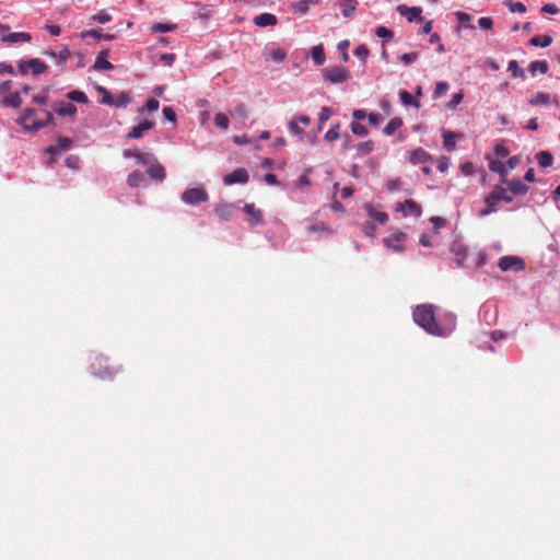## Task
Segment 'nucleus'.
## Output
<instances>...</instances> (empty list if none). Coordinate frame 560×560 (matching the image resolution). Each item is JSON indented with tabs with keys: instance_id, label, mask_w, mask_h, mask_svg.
I'll return each instance as SVG.
<instances>
[{
	"instance_id": "obj_1",
	"label": "nucleus",
	"mask_w": 560,
	"mask_h": 560,
	"mask_svg": "<svg viewBox=\"0 0 560 560\" xmlns=\"http://www.w3.org/2000/svg\"><path fill=\"white\" fill-rule=\"evenodd\" d=\"M435 306L433 304L418 305L412 312V318L417 325L422 327L428 334L439 337L451 335L456 326L454 315H447L444 324L435 319Z\"/></svg>"
},
{
	"instance_id": "obj_2",
	"label": "nucleus",
	"mask_w": 560,
	"mask_h": 560,
	"mask_svg": "<svg viewBox=\"0 0 560 560\" xmlns=\"http://www.w3.org/2000/svg\"><path fill=\"white\" fill-rule=\"evenodd\" d=\"M44 114V119H37L35 117V109L25 108L21 113V116L18 119V124L21 125L22 128L26 131H37L43 127L49 125L54 119L52 114L49 110H45Z\"/></svg>"
},
{
	"instance_id": "obj_3",
	"label": "nucleus",
	"mask_w": 560,
	"mask_h": 560,
	"mask_svg": "<svg viewBox=\"0 0 560 560\" xmlns=\"http://www.w3.org/2000/svg\"><path fill=\"white\" fill-rule=\"evenodd\" d=\"M9 25L0 24V40L8 44L27 43L32 39L26 32H9Z\"/></svg>"
},
{
	"instance_id": "obj_4",
	"label": "nucleus",
	"mask_w": 560,
	"mask_h": 560,
	"mask_svg": "<svg viewBox=\"0 0 560 560\" xmlns=\"http://www.w3.org/2000/svg\"><path fill=\"white\" fill-rule=\"evenodd\" d=\"M18 67L19 72L23 75L27 74L28 72H32L33 75H39L48 70V66L37 58H32L26 61L21 60Z\"/></svg>"
},
{
	"instance_id": "obj_5",
	"label": "nucleus",
	"mask_w": 560,
	"mask_h": 560,
	"mask_svg": "<svg viewBox=\"0 0 560 560\" xmlns=\"http://www.w3.org/2000/svg\"><path fill=\"white\" fill-rule=\"evenodd\" d=\"M323 77L326 82L331 84L343 83L350 79V72L339 66H334L323 70Z\"/></svg>"
},
{
	"instance_id": "obj_6",
	"label": "nucleus",
	"mask_w": 560,
	"mask_h": 560,
	"mask_svg": "<svg viewBox=\"0 0 560 560\" xmlns=\"http://www.w3.org/2000/svg\"><path fill=\"white\" fill-rule=\"evenodd\" d=\"M209 196L208 192L203 188H190L183 192L182 200L187 205H198L206 202Z\"/></svg>"
},
{
	"instance_id": "obj_7",
	"label": "nucleus",
	"mask_w": 560,
	"mask_h": 560,
	"mask_svg": "<svg viewBox=\"0 0 560 560\" xmlns=\"http://www.w3.org/2000/svg\"><path fill=\"white\" fill-rule=\"evenodd\" d=\"M498 266L502 271H508V270L520 271V270H523L525 267L523 259L520 257H516V256L501 257Z\"/></svg>"
},
{
	"instance_id": "obj_8",
	"label": "nucleus",
	"mask_w": 560,
	"mask_h": 560,
	"mask_svg": "<svg viewBox=\"0 0 560 560\" xmlns=\"http://www.w3.org/2000/svg\"><path fill=\"white\" fill-rule=\"evenodd\" d=\"M407 238L406 233L397 231L392 236L383 240L385 247L396 253H402L405 250L402 242Z\"/></svg>"
},
{
	"instance_id": "obj_9",
	"label": "nucleus",
	"mask_w": 560,
	"mask_h": 560,
	"mask_svg": "<svg viewBox=\"0 0 560 560\" xmlns=\"http://www.w3.org/2000/svg\"><path fill=\"white\" fill-rule=\"evenodd\" d=\"M155 122L152 119L144 118L138 125L132 127L130 131L126 135L127 139H140L143 135L154 127Z\"/></svg>"
},
{
	"instance_id": "obj_10",
	"label": "nucleus",
	"mask_w": 560,
	"mask_h": 560,
	"mask_svg": "<svg viewBox=\"0 0 560 560\" xmlns=\"http://www.w3.org/2000/svg\"><path fill=\"white\" fill-rule=\"evenodd\" d=\"M107 359H96V362L92 363V373L96 377H100L101 380H107L113 378V376L118 372V370L110 369L109 366H105L104 370H102V364L106 363Z\"/></svg>"
},
{
	"instance_id": "obj_11",
	"label": "nucleus",
	"mask_w": 560,
	"mask_h": 560,
	"mask_svg": "<svg viewBox=\"0 0 560 560\" xmlns=\"http://www.w3.org/2000/svg\"><path fill=\"white\" fill-rule=\"evenodd\" d=\"M396 211L401 212L405 217L412 215L419 218L422 209L415 200L407 199L405 202L397 203Z\"/></svg>"
},
{
	"instance_id": "obj_12",
	"label": "nucleus",
	"mask_w": 560,
	"mask_h": 560,
	"mask_svg": "<svg viewBox=\"0 0 560 560\" xmlns=\"http://www.w3.org/2000/svg\"><path fill=\"white\" fill-rule=\"evenodd\" d=\"M249 179L248 173L245 168L240 167L225 175L223 178V183L226 186H231L233 184H246Z\"/></svg>"
},
{
	"instance_id": "obj_13",
	"label": "nucleus",
	"mask_w": 560,
	"mask_h": 560,
	"mask_svg": "<svg viewBox=\"0 0 560 560\" xmlns=\"http://www.w3.org/2000/svg\"><path fill=\"white\" fill-rule=\"evenodd\" d=\"M397 11L400 15L405 16L408 22H421L423 20L421 16L422 9L420 7H407L406 4H400L397 7Z\"/></svg>"
},
{
	"instance_id": "obj_14",
	"label": "nucleus",
	"mask_w": 560,
	"mask_h": 560,
	"mask_svg": "<svg viewBox=\"0 0 560 560\" xmlns=\"http://www.w3.org/2000/svg\"><path fill=\"white\" fill-rule=\"evenodd\" d=\"M244 212L248 215L247 222L250 225H257L264 222L262 211L257 209L254 203H245Z\"/></svg>"
},
{
	"instance_id": "obj_15",
	"label": "nucleus",
	"mask_w": 560,
	"mask_h": 560,
	"mask_svg": "<svg viewBox=\"0 0 560 560\" xmlns=\"http://www.w3.org/2000/svg\"><path fill=\"white\" fill-rule=\"evenodd\" d=\"M485 202H486V207L482 210H480V212H479L480 217H487V215H489L493 212H497L499 210L498 202H500V201H499V198H498L494 189H492V191L486 196Z\"/></svg>"
},
{
	"instance_id": "obj_16",
	"label": "nucleus",
	"mask_w": 560,
	"mask_h": 560,
	"mask_svg": "<svg viewBox=\"0 0 560 560\" xmlns=\"http://www.w3.org/2000/svg\"><path fill=\"white\" fill-rule=\"evenodd\" d=\"M235 210H237L236 205L225 202H220L214 208V212L223 221H230Z\"/></svg>"
},
{
	"instance_id": "obj_17",
	"label": "nucleus",
	"mask_w": 560,
	"mask_h": 560,
	"mask_svg": "<svg viewBox=\"0 0 560 560\" xmlns=\"http://www.w3.org/2000/svg\"><path fill=\"white\" fill-rule=\"evenodd\" d=\"M52 108L59 116H74L77 114V107L70 102H56Z\"/></svg>"
},
{
	"instance_id": "obj_18",
	"label": "nucleus",
	"mask_w": 560,
	"mask_h": 560,
	"mask_svg": "<svg viewBox=\"0 0 560 560\" xmlns=\"http://www.w3.org/2000/svg\"><path fill=\"white\" fill-rule=\"evenodd\" d=\"M277 23V16L272 13H261L254 18V24L258 27L275 26Z\"/></svg>"
},
{
	"instance_id": "obj_19",
	"label": "nucleus",
	"mask_w": 560,
	"mask_h": 560,
	"mask_svg": "<svg viewBox=\"0 0 560 560\" xmlns=\"http://www.w3.org/2000/svg\"><path fill=\"white\" fill-rule=\"evenodd\" d=\"M153 180L163 182L166 177L165 168L160 163H152L147 171Z\"/></svg>"
},
{
	"instance_id": "obj_20",
	"label": "nucleus",
	"mask_w": 560,
	"mask_h": 560,
	"mask_svg": "<svg viewBox=\"0 0 560 560\" xmlns=\"http://www.w3.org/2000/svg\"><path fill=\"white\" fill-rule=\"evenodd\" d=\"M319 0H299L291 5L293 12L304 15L308 12L311 5H316Z\"/></svg>"
},
{
	"instance_id": "obj_21",
	"label": "nucleus",
	"mask_w": 560,
	"mask_h": 560,
	"mask_svg": "<svg viewBox=\"0 0 560 560\" xmlns=\"http://www.w3.org/2000/svg\"><path fill=\"white\" fill-rule=\"evenodd\" d=\"M264 56L267 61L282 62L287 57V52L281 48H272L265 50Z\"/></svg>"
},
{
	"instance_id": "obj_22",
	"label": "nucleus",
	"mask_w": 560,
	"mask_h": 560,
	"mask_svg": "<svg viewBox=\"0 0 560 560\" xmlns=\"http://www.w3.org/2000/svg\"><path fill=\"white\" fill-rule=\"evenodd\" d=\"M429 160H431V156L421 148L410 152V162L412 164H425Z\"/></svg>"
},
{
	"instance_id": "obj_23",
	"label": "nucleus",
	"mask_w": 560,
	"mask_h": 560,
	"mask_svg": "<svg viewBox=\"0 0 560 560\" xmlns=\"http://www.w3.org/2000/svg\"><path fill=\"white\" fill-rule=\"evenodd\" d=\"M107 51L102 50L98 52L94 62V69L96 70H113L114 66L106 59Z\"/></svg>"
},
{
	"instance_id": "obj_24",
	"label": "nucleus",
	"mask_w": 560,
	"mask_h": 560,
	"mask_svg": "<svg viewBox=\"0 0 560 560\" xmlns=\"http://www.w3.org/2000/svg\"><path fill=\"white\" fill-rule=\"evenodd\" d=\"M505 184L513 195L523 196L528 191V187L520 179L508 180Z\"/></svg>"
},
{
	"instance_id": "obj_25",
	"label": "nucleus",
	"mask_w": 560,
	"mask_h": 560,
	"mask_svg": "<svg viewBox=\"0 0 560 560\" xmlns=\"http://www.w3.org/2000/svg\"><path fill=\"white\" fill-rule=\"evenodd\" d=\"M72 142H73L72 139H70L68 137H59L57 139V147H54V145L48 147L47 152L55 153L57 151H66L71 148Z\"/></svg>"
},
{
	"instance_id": "obj_26",
	"label": "nucleus",
	"mask_w": 560,
	"mask_h": 560,
	"mask_svg": "<svg viewBox=\"0 0 560 560\" xmlns=\"http://www.w3.org/2000/svg\"><path fill=\"white\" fill-rule=\"evenodd\" d=\"M489 168H490V171L495 172V173L501 175V182L502 183H508V178H506V176H508V168H506V166L502 162H500V161H490Z\"/></svg>"
},
{
	"instance_id": "obj_27",
	"label": "nucleus",
	"mask_w": 560,
	"mask_h": 560,
	"mask_svg": "<svg viewBox=\"0 0 560 560\" xmlns=\"http://www.w3.org/2000/svg\"><path fill=\"white\" fill-rule=\"evenodd\" d=\"M365 208H366L369 215L372 219H374L375 221H377L380 224H385L387 222V220H388L387 213L375 210V208L371 205H366Z\"/></svg>"
},
{
	"instance_id": "obj_28",
	"label": "nucleus",
	"mask_w": 560,
	"mask_h": 560,
	"mask_svg": "<svg viewBox=\"0 0 560 560\" xmlns=\"http://www.w3.org/2000/svg\"><path fill=\"white\" fill-rule=\"evenodd\" d=\"M548 69H549V65L545 60L533 61V62H530V65L528 67V70L533 75H535L537 71L545 74V73H547Z\"/></svg>"
},
{
	"instance_id": "obj_29",
	"label": "nucleus",
	"mask_w": 560,
	"mask_h": 560,
	"mask_svg": "<svg viewBox=\"0 0 560 560\" xmlns=\"http://www.w3.org/2000/svg\"><path fill=\"white\" fill-rule=\"evenodd\" d=\"M402 126V119L399 117L392 118L388 124L384 127L383 132L386 136H392L394 132Z\"/></svg>"
},
{
	"instance_id": "obj_30",
	"label": "nucleus",
	"mask_w": 560,
	"mask_h": 560,
	"mask_svg": "<svg viewBox=\"0 0 560 560\" xmlns=\"http://www.w3.org/2000/svg\"><path fill=\"white\" fill-rule=\"evenodd\" d=\"M552 43V37L549 35H538L529 39V45L536 47H548Z\"/></svg>"
},
{
	"instance_id": "obj_31",
	"label": "nucleus",
	"mask_w": 560,
	"mask_h": 560,
	"mask_svg": "<svg viewBox=\"0 0 560 560\" xmlns=\"http://www.w3.org/2000/svg\"><path fill=\"white\" fill-rule=\"evenodd\" d=\"M343 4L341 13L345 18H352L357 9V0H340Z\"/></svg>"
},
{
	"instance_id": "obj_32",
	"label": "nucleus",
	"mask_w": 560,
	"mask_h": 560,
	"mask_svg": "<svg viewBox=\"0 0 560 560\" xmlns=\"http://www.w3.org/2000/svg\"><path fill=\"white\" fill-rule=\"evenodd\" d=\"M131 102V97L127 92H120L116 97H114L113 107L124 108Z\"/></svg>"
},
{
	"instance_id": "obj_33",
	"label": "nucleus",
	"mask_w": 560,
	"mask_h": 560,
	"mask_svg": "<svg viewBox=\"0 0 560 560\" xmlns=\"http://www.w3.org/2000/svg\"><path fill=\"white\" fill-rule=\"evenodd\" d=\"M456 133L453 131H445L443 133V145L447 151H453L456 147Z\"/></svg>"
},
{
	"instance_id": "obj_34",
	"label": "nucleus",
	"mask_w": 560,
	"mask_h": 560,
	"mask_svg": "<svg viewBox=\"0 0 560 560\" xmlns=\"http://www.w3.org/2000/svg\"><path fill=\"white\" fill-rule=\"evenodd\" d=\"M312 58L317 66H322L325 62V52L323 45L314 46L311 50Z\"/></svg>"
},
{
	"instance_id": "obj_35",
	"label": "nucleus",
	"mask_w": 560,
	"mask_h": 560,
	"mask_svg": "<svg viewBox=\"0 0 560 560\" xmlns=\"http://www.w3.org/2000/svg\"><path fill=\"white\" fill-rule=\"evenodd\" d=\"M549 102H550V96H549V94L544 93V92H538V93H536V94H535V95H533V96L530 97V100L528 101V103H529L530 105H534V106H536V105H548V104H549Z\"/></svg>"
},
{
	"instance_id": "obj_36",
	"label": "nucleus",
	"mask_w": 560,
	"mask_h": 560,
	"mask_svg": "<svg viewBox=\"0 0 560 560\" xmlns=\"http://www.w3.org/2000/svg\"><path fill=\"white\" fill-rule=\"evenodd\" d=\"M537 162L541 167H550L553 162L552 154L548 151H541L536 155Z\"/></svg>"
},
{
	"instance_id": "obj_37",
	"label": "nucleus",
	"mask_w": 560,
	"mask_h": 560,
	"mask_svg": "<svg viewBox=\"0 0 560 560\" xmlns=\"http://www.w3.org/2000/svg\"><path fill=\"white\" fill-rule=\"evenodd\" d=\"M127 183L130 187H138L144 183V175L140 171H135L129 174Z\"/></svg>"
},
{
	"instance_id": "obj_38",
	"label": "nucleus",
	"mask_w": 560,
	"mask_h": 560,
	"mask_svg": "<svg viewBox=\"0 0 560 560\" xmlns=\"http://www.w3.org/2000/svg\"><path fill=\"white\" fill-rule=\"evenodd\" d=\"M160 102L155 98H150L147 101L143 107L138 108V114L143 115L144 112L154 113L159 109Z\"/></svg>"
},
{
	"instance_id": "obj_39",
	"label": "nucleus",
	"mask_w": 560,
	"mask_h": 560,
	"mask_svg": "<svg viewBox=\"0 0 560 560\" xmlns=\"http://www.w3.org/2000/svg\"><path fill=\"white\" fill-rule=\"evenodd\" d=\"M83 36H91L95 39L113 40L115 38L112 34H104L102 28H95L86 32Z\"/></svg>"
},
{
	"instance_id": "obj_40",
	"label": "nucleus",
	"mask_w": 560,
	"mask_h": 560,
	"mask_svg": "<svg viewBox=\"0 0 560 560\" xmlns=\"http://www.w3.org/2000/svg\"><path fill=\"white\" fill-rule=\"evenodd\" d=\"M46 55L55 58L57 60L58 63H63L68 60V58L70 57V51L68 48H63L61 49L60 51L58 52H55V51H46L45 52Z\"/></svg>"
},
{
	"instance_id": "obj_41",
	"label": "nucleus",
	"mask_w": 560,
	"mask_h": 560,
	"mask_svg": "<svg viewBox=\"0 0 560 560\" xmlns=\"http://www.w3.org/2000/svg\"><path fill=\"white\" fill-rule=\"evenodd\" d=\"M96 91L102 95V101H101L102 104L109 105V106L113 105L114 96L106 88L97 85Z\"/></svg>"
},
{
	"instance_id": "obj_42",
	"label": "nucleus",
	"mask_w": 560,
	"mask_h": 560,
	"mask_svg": "<svg viewBox=\"0 0 560 560\" xmlns=\"http://www.w3.org/2000/svg\"><path fill=\"white\" fill-rule=\"evenodd\" d=\"M67 97L70 101L78 102V103H81V104H86L89 102L88 96L85 95V93H83V92H81L79 90H74V91L69 92L67 94Z\"/></svg>"
},
{
	"instance_id": "obj_43",
	"label": "nucleus",
	"mask_w": 560,
	"mask_h": 560,
	"mask_svg": "<svg viewBox=\"0 0 560 560\" xmlns=\"http://www.w3.org/2000/svg\"><path fill=\"white\" fill-rule=\"evenodd\" d=\"M4 104L18 108L22 105V98L19 92L11 93L5 100Z\"/></svg>"
},
{
	"instance_id": "obj_44",
	"label": "nucleus",
	"mask_w": 560,
	"mask_h": 560,
	"mask_svg": "<svg viewBox=\"0 0 560 560\" xmlns=\"http://www.w3.org/2000/svg\"><path fill=\"white\" fill-rule=\"evenodd\" d=\"M508 70L512 73L514 78H525L524 70L518 66L516 60H511L508 66Z\"/></svg>"
},
{
	"instance_id": "obj_45",
	"label": "nucleus",
	"mask_w": 560,
	"mask_h": 560,
	"mask_svg": "<svg viewBox=\"0 0 560 560\" xmlns=\"http://www.w3.org/2000/svg\"><path fill=\"white\" fill-rule=\"evenodd\" d=\"M374 149V142L372 140H368V141H364V142H360L355 145V150L361 154V155H366L369 154L370 152H372Z\"/></svg>"
},
{
	"instance_id": "obj_46",
	"label": "nucleus",
	"mask_w": 560,
	"mask_h": 560,
	"mask_svg": "<svg viewBox=\"0 0 560 560\" xmlns=\"http://www.w3.org/2000/svg\"><path fill=\"white\" fill-rule=\"evenodd\" d=\"M135 159H137L141 164L143 165H151L153 162L156 161L155 156L151 153H141L136 152Z\"/></svg>"
},
{
	"instance_id": "obj_47",
	"label": "nucleus",
	"mask_w": 560,
	"mask_h": 560,
	"mask_svg": "<svg viewBox=\"0 0 560 560\" xmlns=\"http://www.w3.org/2000/svg\"><path fill=\"white\" fill-rule=\"evenodd\" d=\"M176 28L175 24H166V23H155L152 25L151 31L153 33H165L171 32Z\"/></svg>"
},
{
	"instance_id": "obj_48",
	"label": "nucleus",
	"mask_w": 560,
	"mask_h": 560,
	"mask_svg": "<svg viewBox=\"0 0 560 560\" xmlns=\"http://www.w3.org/2000/svg\"><path fill=\"white\" fill-rule=\"evenodd\" d=\"M504 5L508 7L511 12H526V7L522 2H513L511 0H505Z\"/></svg>"
},
{
	"instance_id": "obj_49",
	"label": "nucleus",
	"mask_w": 560,
	"mask_h": 560,
	"mask_svg": "<svg viewBox=\"0 0 560 560\" xmlns=\"http://www.w3.org/2000/svg\"><path fill=\"white\" fill-rule=\"evenodd\" d=\"M350 128H351V131L353 132V135L360 136V137H364L369 132L364 125L357 122V121L351 122Z\"/></svg>"
},
{
	"instance_id": "obj_50",
	"label": "nucleus",
	"mask_w": 560,
	"mask_h": 560,
	"mask_svg": "<svg viewBox=\"0 0 560 560\" xmlns=\"http://www.w3.org/2000/svg\"><path fill=\"white\" fill-rule=\"evenodd\" d=\"M493 189L499 198V201H505V202L513 201V197L511 195H509L506 189H504L503 187L495 186Z\"/></svg>"
},
{
	"instance_id": "obj_51",
	"label": "nucleus",
	"mask_w": 560,
	"mask_h": 560,
	"mask_svg": "<svg viewBox=\"0 0 560 560\" xmlns=\"http://www.w3.org/2000/svg\"><path fill=\"white\" fill-rule=\"evenodd\" d=\"M332 115V112L329 107L324 106L322 107L319 118H318V129L320 130L323 127V124L326 122Z\"/></svg>"
},
{
	"instance_id": "obj_52",
	"label": "nucleus",
	"mask_w": 560,
	"mask_h": 560,
	"mask_svg": "<svg viewBox=\"0 0 560 560\" xmlns=\"http://www.w3.org/2000/svg\"><path fill=\"white\" fill-rule=\"evenodd\" d=\"M214 122L218 127L226 130L229 128V117L223 113H218L214 116Z\"/></svg>"
},
{
	"instance_id": "obj_53",
	"label": "nucleus",
	"mask_w": 560,
	"mask_h": 560,
	"mask_svg": "<svg viewBox=\"0 0 560 560\" xmlns=\"http://www.w3.org/2000/svg\"><path fill=\"white\" fill-rule=\"evenodd\" d=\"M447 90H448L447 82L441 81L436 84V86L433 91V95L435 98L442 97L443 95L446 94Z\"/></svg>"
},
{
	"instance_id": "obj_54",
	"label": "nucleus",
	"mask_w": 560,
	"mask_h": 560,
	"mask_svg": "<svg viewBox=\"0 0 560 560\" xmlns=\"http://www.w3.org/2000/svg\"><path fill=\"white\" fill-rule=\"evenodd\" d=\"M354 55L362 60V63H365L366 57L369 56V48L365 45H359L354 49Z\"/></svg>"
},
{
	"instance_id": "obj_55",
	"label": "nucleus",
	"mask_w": 560,
	"mask_h": 560,
	"mask_svg": "<svg viewBox=\"0 0 560 560\" xmlns=\"http://www.w3.org/2000/svg\"><path fill=\"white\" fill-rule=\"evenodd\" d=\"M339 124H336L335 126H332L326 133H325V140L327 141H334V140H337L340 135H339Z\"/></svg>"
},
{
	"instance_id": "obj_56",
	"label": "nucleus",
	"mask_w": 560,
	"mask_h": 560,
	"mask_svg": "<svg viewBox=\"0 0 560 560\" xmlns=\"http://www.w3.org/2000/svg\"><path fill=\"white\" fill-rule=\"evenodd\" d=\"M418 59L417 52H407L399 56V61L408 66Z\"/></svg>"
},
{
	"instance_id": "obj_57",
	"label": "nucleus",
	"mask_w": 560,
	"mask_h": 560,
	"mask_svg": "<svg viewBox=\"0 0 560 560\" xmlns=\"http://www.w3.org/2000/svg\"><path fill=\"white\" fill-rule=\"evenodd\" d=\"M376 36L381 38L392 39L394 36V33L386 28L385 26H378L375 31Z\"/></svg>"
},
{
	"instance_id": "obj_58",
	"label": "nucleus",
	"mask_w": 560,
	"mask_h": 560,
	"mask_svg": "<svg viewBox=\"0 0 560 560\" xmlns=\"http://www.w3.org/2000/svg\"><path fill=\"white\" fill-rule=\"evenodd\" d=\"M399 97H400L401 103L406 106L415 104L413 96L407 91H401L399 93ZM416 105H418V104L416 103Z\"/></svg>"
},
{
	"instance_id": "obj_59",
	"label": "nucleus",
	"mask_w": 560,
	"mask_h": 560,
	"mask_svg": "<svg viewBox=\"0 0 560 560\" xmlns=\"http://www.w3.org/2000/svg\"><path fill=\"white\" fill-rule=\"evenodd\" d=\"M460 171L465 176H470L475 173V166L471 162H466L460 165Z\"/></svg>"
},
{
	"instance_id": "obj_60",
	"label": "nucleus",
	"mask_w": 560,
	"mask_h": 560,
	"mask_svg": "<svg viewBox=\"0 0 560 560\" xmlns=\"http://www.w3.org/2000/svg\"><path fill=\"white\" fill-rule=\"evenodd\" d=\"M464 95L462 93H455L452 100L447 103L450 109H454L462 101Z\"/></svg>"
},
{
	"instance_id": "obj_61",
	"label": "nucleus",
	"mask_w": 560,
	"mask_h": 560,
	"mask_svg": "<svg viewBox=\"0 0 560 560\" xmlns=\"http://www.w3.org/2000/svg\"><path fill=\"white\" fill-rule=\"evenodd\" d=\"M478 24L483 30H491L493 26V21L491 18L483 16L479 19Z\"/></svg>"
},
{
	"instance_id": "obj_62",
	"label": "nucleus",
	"mask_w": 560,
	"mask_h": 560,
	"mask_svg": "<svg viewBox=\"0 0 560 560\" xmlns=\"http://www.w3.org/2000/svg\"><path fill=\"white\" fill-rule=\"evenodd\" d=\"M110 20H112V16L107 13L101 12V13L93 15V21L98 22L101 24L107 23Z\"/></svg>"
},
{
	"instance_id": "obj_63",
	"label": "nucleus",
	"mask_w": 560,
	"mask_h": 560,
	"mask_svg": "<svg viewBox=\"0 0 560 560\" xmlns=\"http://www.w3.org/2000/svg\"><path fill=\"white\" fill-rule=\"evenodd\" d=\"M163 115L168 121L174 122L176 120V114L174 109L170 106L163 108Z\"/></svg>"
},
{
	"instance_id": "obj_64",
	"label": "nucleus",
	"mask_w": 560,
	"mask_h": 560,
	"mask_svg": "<svg viewBox=\"0 0 560 560\" xmlns=\"http://www.w3.org/2000/svg\"><path fill=\"white\" fill-rule=\"evenodd\" d=\"M541 12L548 14H557L559 13V8L555 3H547L541 8Z\"/></svg>"
}]
</instances>
